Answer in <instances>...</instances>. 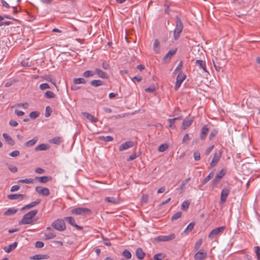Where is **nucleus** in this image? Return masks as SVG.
<instances>
[{
    "label": "nucleus",
    "mask_w": 260,
    "mask_h": 260,
    "mask_svg": "<svg viewBox=\"0 0 260 260\" xmlns=\"http://www.w3.org/2000/svg\"><path fill=\"white\" fill-rule=\"evenodd\" d=\"M38 210H33L25 214L19 222L20 224H32L34 223V217L38 213Z\"/></svg>",
    "instance_id": "f257e3e1"
},
{
    "label": "nucleus",
    "mask_w": 260,
    "mask_h": 260,
    "mask_svg": "<svg viewBox=\"0 0 260 260\" xmlns=\"http://www.w3.org/2000/svg\"><path fill=\"white\" fill-rule=\"evenodd\" d=\"M176 27L174 30V39L175 40H177L180 37V34L182 31L183 28V23L178 16H177L176 17Z\"/></svg>",
    "instance_id": "f03ea898"
},
{
    "label": "nucleus",
    "mask_w": 260,
    "mask_h": 260,
    "mask_svg": "<svg viewBox=\"0 0 260 260\" xmlns=\"http://www.w3.org/2000/svg\"><path fill=\"white\" fill-rule=\"evenodd\" d=\"M52 227L58 231H63L66 230V224L63 219H58L53 222Z\"/></svg>",
    "instance_id": "7ed1b4c3"
},
{
    "label": "nucleus",
    "mask_w": 260,
    "mask_h": 260,
    "mask_svg": "<svg viewBox=\"0 0 260 260\" xmlns=\"http://www.w3.org/2000/svg\"><path fill=\"white\" fill-rule=\"evenodd\" d=\"M225 229V226H220L213 229L208 235V238L210 239H214L216 236L223 233Z\"/></svg>",
    "instance_id": "20e7f679"
},
{
    "label": "nucleus",
    "mask_w": 260,
    "mask_h": 260,
    "mask_svg": "<svg viewBox=\"0 0 260 260\" xmlns=\"http://www.w3.org/2000/svg\"><path fill=\"white\" fill-rule=\"evenodd\" d=\"M231 189V188L229 186H226L222 189L220 200V204H223L226 202L227 198L230 193Z\"/></svg>",
    "instance_id": "39448f33"
},
{
    "label": "nucleus",
    "mask_w": 260,
    "mask_h": 260,
    "mask_svg": "<svg viewBox=\"0 0 260 260\" xmlns=\"http://www.w3.org/2000/svg\"><path fill=\"white\" fill-rule=\"evenodd\" d=\"M91 211L90 209L86 208H76L71 210V213L74 215H84L87 214H90Z\"/></svg>",
    "instance_id": "423d86ee"
},
{
    "label": "nucleus",
    "mask_w": 260,
    "mask_h": 260,
    "mask_svg": "<svg viewBox=\"0 0 260 260\" xmlns=\"http://www.w3.org/2000/svg\"><path fill=\"white\" fill-rule=\"evenodd\" d=\"M225 174L226 171L224 169H222L219 172V173L216 175L212 181L213 187H214L219 182L221 179L224 176Z\"/></svg>",
    "instance_id": "0eeeda50"
},
{
    "label": "nucleus",
    "mask_w": 260,
    "mask_h": 260,
    "mask_svg": "<svg viewBox=\"0 0 260 260\" xmlns=\"http://www.w3.org/2000/svg\"><path fill=\"white\" fill-rule=\"evenodd\" d=\"M176 235L175 234H171L167 236L161 235L156 237L154 239V241L157 242L169 241L174 239Z\"/></svg>",
    "instance_id": "6e6552de"
},
{
    "label": "nucleus",
    "mask_w": 260,
    "mask_h": 260,
    "mask_svg": "<svg viewBox=\"0 0 260 260\" xmlns=\"http://www.w3.org/2000/svg\"><path fill=\"white\" fill-rule=\"evenodd\" d=\"M186 76L180 71L176 79V82L174 87L175 90H177L180 87L183 81L185 79Z\"/></svg>",
    "instance_id": "1a4fd4ad"
},
{
    "label": "nucleus",
    "mask_w": 260,
    "mask_h": 260,
    "mask_svg": "<svg viewBox=\"0 0 260 260\" xmlns=\"http://www.w3.org/2000/svg\"><path fill=\"white\" fill-rule=\"evenodd\" d=\"M221 153L220 151L216 152L214 154V156L209 165V168H212L215 166L220 160Z\"/></svg>",
    "instance_id": "9d476101"
},
{
    "label": "nucleus",
    "mask_w": 260,
    "mask_h": 260,
    "mask_svg": "<svg viewBox=\"0 0 260 260\" xmlns=\"http://www.w3.org/2000/svg\"><path fill=\"white\" fill-rule=\"evenodd\" d=\"M207 254L206 251L202 249L197 252L194 255V258L195 260H204L207 257Z\"/></svg>",
    "instance_id": "9b49d317"
},
{
    "label": "nucleus",
    "mask_w": 260,
    "mask_h": 260,
    "mask_svg": "<svg viewBox=\"0 0 260 260\" xmlns=\"http://www.w3.org/2000/svg\"><path fill=\"white\" fill-rule=\"evenodd\" d=\"M36 191L39 193L44 196H48L50 194V191L48 188L42 186H37Z\"/></svg>",
    "instance_id": "f8f14e48"
},
{
    "label": "nucleus",
    "mask_w": 260,
    "mask_h": 260,
    "mask_svg": "<svg viewBox=\"0 0 260 260\" xmlns=\"http://www.w3.org/2000/svg\"><path fill=\"white\" fill-rule=\"evenodd\" d=\"M64 219L67 221H68L71 225L76 228L78 230L81 231L83 230V228L82 226H79L76 223L75 220L73 217H66L64 218Z\"/></svg>",
    "instance_id": "ddd939ff"
},
{
    "label": "nucleus",
    "mask_w": 260,
    "mask_h": 260,
    "mask_svg": "<svg viewBox=\"0 0 260 260\" xmlns=\"http://www.w3.org/2000/svg\"><path fill=\"white\" fill-rule=\"evenodd\" d=\"M193 121V118H189L188 117H186L182 122L181 128L182 129H186L191 125Z\"/></svg>",
    "instance_id": "4468645a"
},
{
    "label": "nucleus",
    "mask_w": 260,
    "mask_h": 260,
    "mask_svg": "<svg viewBox=\"0 0 260 260\" xmlns=\"http://www.w3.org/2000/svg\"><path fill=\"white\" fill-rule=\"evenodd\" d=\"M209 131V126L208 125H205L201 129L200 139L202 140H204L206 138L207 134Z\"/></svg>",
    "instance_id": "2eb2a0df"
},
{
    "label": "nucleus",
    "mask_w": 260,
    "mask_h": 260,
    "mask_svg": "<svg viewBox=\"0 0 260 260\" xmlns=\"http://www.w3.org/2000/svg\"><path fill=\"white\" fill-rule=\"evenodd\" d=\"M134 146V142L132 141H127L121 144L119 148V150L120 151L126 150Z\"/></svg>",
    "instance_id": "dca6fc26"
},
{
    "label": "nucleus",
    "mask_w": 260,
    "mask_h": 260,
    "mask_svg": "<svg viewBox=\"0 0 260 260\" xmlns=\"http://www.w3.org/2000/svg\"><path fill=\"white\" fill-rule=\"evenodd\" d=\"M3 136L8 144L11 146H14L15 145L14 140L8 134L4 133Z\"/></svg>",
    "instance_id": "f3484780"
},
{
    "label": "nucleus",
    "mask_w": 260,
    "mask_h": 260,
    "mask_svg": "<svg viewBox=\"0 0 260 260\" xmlns=\"http://www.w3.org/2000/svg\"><path fill=\"white\" fill-rule=\"evenodd\" d=\"M25 195L22 194H10L7 196L8 199L11 200H17L20 199L23 200Z\"/></svg>",
    "instance_id": "a211bd4d"
},
{
    "label": "nucleus",
    "mask_w": 260,
    "mask_h": 260,
    "mask_svg": "<svg viewBox=\"0 0 260 260\" xmlns=\"http://www.w3.org/2000/svg\"><path fill=\"white\" fill-rule=\"evenodd\" d=\"M40 203V200L38 199V200H36L35 201L30 203V204H28L24 206L22 208L21 210H23L25 209H30L32 207H34L38 205Z\"/></svg>",
    "instance_id": "6ab92c4d"
},
{
    "label": "nucleus",
    "mask_w": 260,
    "mask_h": 260,
    "mask_svg": "<svg viewBox=\"0 0 260 260\" xmlns=\"http://www.w3.org/2000/svg\"><path fill=\"white\" fill-rule=\"evenodd\" d=\"M38 141V138L37 137H34L31 140H30L25 143L24 146L26 147H32L35 145Z\"/></svg>",
    "instance_id": "aec40b11"
},
{
    "label": "nucleus",
    "mask_w": 260,
    "mask_h": 260,
    "mask_svg": "<svg viewBox=\"0 0 260 260\" xmlns=\"http://www.w3.org/2000/svg\"><path fill=\"white\" fill-rule=\"evenodd\" d=\"M17 245V243L15 242L9 245L8 246L4 247V250H5V252H6L7 253H9L11 251H12V250H14L16 248Z\"/></svg>",
    "instance_id": "412c9836"
},
{
    "label": "nucleus",
    "mask_w": 260,
    "mask_h": 260,
    "mask_svg": "<svg viewBox=\"0 0 260 260\" xmlns=\"http://www.w3.org/2000/svg\"><path fill=\"white\" fill-rule=\"evenodd\" d=\"M49 142L52 144L59 145L63 142V139L61 137H55L53 139L50 140Z\"/></svg>",
    "instance_id": "4be33fe9"
},
{
    "label": "nucleus",
    "mask_w": 260,
    "mask_h": 260,
    "mask_svg": "<svg viewBox=\"0 0 260 260\" xmlns=\"http://www.w3.org/2000/svg\"><path fill=\"white\" fill-rule=\"evenodd\" d=\"M136 254L137 257L140 259H142L145 255V253L141 248H138L137 249Z\"/></svg>",
    "instance_id": "5701e85b"
},
{
    "label": "nucleus",
    "mask_w": 260,
    "mask_h": 260,
    "mask_svg": "<svg viewBox=\"0 0 260 260\" xmlns=\"http://www.w3.org/2000/svg\"><path fill=\"white\" fill-rule=\"evenodd\" d=\"M36 179H37L40 183H46L48 181L52 179L51 177L49 176H42V177H36Z\"/></svg>",
    "instance_id": "b1692460"
},
{
    "label": "nucleus",
    "mask_w": 260,
    "mask_h": 260,
    "mask_svg": "<svg viewBox=\"0 0 260 260\" xmlns=\"http://www.w3.org/2000/svg\"><path fill=\"white\" fill-rule=\"evenodd\" d=\"M95 72L98 74L99 77L100 78H106V79L108 78V74L106 72H103V71H102L101 70H100L99 69H98V68L96 69L95 70Z\"/></svg>",
    "instance_id": "393cba45"
},
{
    "label": "nucleus",
    "mask_w": 260,
    "mask_h": 260,
    "mask_svg": "<svg viewBox=\"0 0 260 260\" xmlns=\"http://www.w3.org/2000/svg\"><path fill=\"white\" fill-rule=\"evenodd\" d=\"M49 149V146L46 144H41L37 146L35 150L36 151L46 150Z\"/></svg>",
    "instance_id": "a878e982"
},
{
    "label": "nucleus",
    "mask_w": 260,
    "mask_h": 260,
    "mask_svg": "<svg viewBox=\"0 0 260 260\" xmlns=\"http://www.w3.org/2000/svg\"><path fill=\"white\" fill-rule=\"evenodd\" d=\"M82 114L84 117L89 119L92 122H96L98 120V118L94 117L93 116L87 112H83Z\"/></svg>",
    "instance_id": "bb28decb"
},
{
    "label": "nucleus",
    "mask_w": 260,
    "mask_h": 260,
    "mask_svg": "<svg viewBox=\"0 0 260 260\" xmlns=\"http://www.w3.org/2000/svg\"><path fill=\"white\" fill-rule=\"evenodd\" d=\"M49 256L46 254H36L33 256L31 257L30 259L34 260H41V259H47Z\"/></svg>",
    "instance_id": "cd10ccee"
},
{
    "label": "nucleus",
    "mask_w": 260,
    "mask_h": 260,
    "mask_svg": "<svg viewBox=\"0 0 260 260\" xmlns=\"http://www.w3.org/2000/svg\"><path fill=\"white\" fill-rule=\"evenodd\" d=\"M176 52V50H170L164 57V60L165 61L169 60L171 58L172 56L175 54Z\"/></svg>",
    "instance_id": "c85d7f7f"
},
{
    "label": "nucleus",
    "mask_w": 260,
    "mask_h": 260,
    "mask_svg": "<svg viewBox=\"0 0 260 260\" xmlns=\"http://www.w3.org/2000/svg\"><path fill=\"white\" fill-rule=\"evenodd\" d=\"M153 50L157 54L160 52L159 42L157 39L155 40L153 43Z\"/></svg>",
    "instance_id": "c756f323"
},
{
    "label": "nucleus",
    "mask_w": 260,
    "mask_h": 260,
    "mask_svg": "<svg viewBox=\"0 0 260 260\" xmlns=\"http://www.w3.org/2000/svg\"><path fill=\"white\" fill-rule=\"evenodd\" d=\"M17 209L14 208H11L8 209L5 213L4 215L10 216L14 214L17 212Z\"/></svg>",
    "instance_id": "7c9ffc66"
},
{
    "label": "nucleus",
    "mask_w": 260,
    "mask_h": 260,
    "mask_svg": "<svg viewBox=\"0 0 260 260\" xmlns=\"http://www.w3.org/2000/svg\"><path fill=\"white\" fill-rule=\"evenodd\" d=\"M196 64L198 66H199L201 69H202L204 70V71H206V62L205 61H203L202 60H197L196 61Z\"/></svg>",
    "instance_id": "2f4dec72"
},
{
    "label": "nucleus",
    "mask_w": 260,
    "mask_h": 260,
    "mask_svg": "<svg viewBox=\"0 0 260 260\" xmlns=\"http://www.w3.org/2000/svg\"><path fill=\"white\" fill-rule=\"evenodd\" d=\"M90 84L94 87H98L104 84V82L101 80H93L90 82Z\"/></svg>",
    "instance_id": "473e14b6"
},
{
    "label": "nucleus",
    "mask_w": 260,
    "mask_h": 260,
    "mask_svg": "<svg viewBox=\"0 0 260 260\" xmlns=\"http://www.w3.org/2000/svg\"><path fill=\"white\" fill-rule=\"evenodd\" d=\"M46 239H51L55 237L56 234L53 230L45 234Z\"/></svg>",
    "instance_id": "72a5a7b5"
},
{
    "label": "nucleus",
    "mask_w": 260,
    "mask_h": 260,
    "mask_svg": "<svg viewBox=\"0 0 260 260\" xmlns=\"http://www.w3.org/2000/svg\"><path fill=\"white\" fill-rule=\"evenodd\" d=\"M105 201L108 203H111L114 204L118 203V199L114 198L113 197H106L105 199Z\"/></svg>",
    "instance_id": "f704fd0d"
},
{
    "label": "nucleus",
    "mask_w": 260,
    "mask_h": 260,
    "mask_svg": "<svg viewBox=\"0 0 260 260\" xmlns=\"http://www.w3.org/2000/svg\"><path fill=\"white\" fill-rule=\"evenodd\" d=\"M214 174L213 172H211L203 180L202 184L204 185L207 183L211 178L213 177Z\"/></svg>",
    "instance_id": "c9c22d12"
},
{
    "label": "nucleus",
    "mask_w": 260,
    "mask_h": 260,
    "mask_svg": "<svg viewBox=\"0 0 260 260\" xmlns=\"http://www.w3.org/2000/svg\"><path fill=\"white\" fill-rule=\"evenodd\" d=\"M180 117H178L174 118L173 119H169L168 121L170 123L169 127L172 129H174L175 128V125H174V122L176 120L180 119Z\"/></svg>",
    "instance_id": "e433bc0d"
},
{
    "label": "nucleus",
    "mask_w": 260,
    "mask_h": 260,
    "mask_svg": "<svg viewBox=\"0 0 260 260\" xmlns=\"http://www.w3.org/2000/svg\"><path fill=\"white\" fill-rule=\"evenodd\" d=\"M74 83L75 84H85L86 81L84 78H78L74 79Z\"/></svg>",
    "instance_id": "4c0bfd02"
},
{
    "label": "nucleus",
    "mask_w": 260,
    "mask_h": 260,
    "mask_svg": "<svg viewBox=\"0 0 260 260\" xmlns=\"http://www.w3.org/2000/svg\"><path fill=\"white\" fill-rule=\"evenodd\" d=\"M194 225H195V223L193 222L190 223L188 225V226H187L186 229L184 230V233H186V234H188L189 232H191L193 230Z\"/></svg>",
    "instance_id": "58836bf2"
},
{
    "label": "nucleus",
    "mask_w": 260,
    "mask_h": 260,
    "mask_svg": "<svg viewBox=\"0 0 260 260\" xmlns=\"http://www.w3.org/2000/svg\"><path fill=\"white\" fill-rule=\"evenodd\" d=\"M18 183L31 184L34 183V179L31 178L20 179L18 181Z\"/></svg>",
    "instance_id": "ea45409f"
},
{
    "label": "nucleus",
    "mask_w": 260,
    "mask_h": 260,
    "mask_svg": "<svg viewBox=\"0 0 260 260\" xmlns=\"http://www.w3.org/2000/svg\"><path fill=\"white\" fill-rule=\"evenodd\" d=\"M218 132V131L217 129H216V128L213 129L210 132V135L209 137V140H211L212 139H213L217 135Z\"/></svg>",
    "instance_id": "a19ab883"
},
{
    "label": "nucleus",
    "mask_w": 260,
    "mask_h": 260,
    "mask_svg": "<svg viewBox=\"0 0 260 260\" xmlns=\"http://www.w3.org/2000/svg\"><path fill=\"white\" fill-rule=\"evenodd\" d=\"M122 255L127 259H129L132 257V254L131 252L126 249L123 251Z\"/></svg>",
    "instance_id": "79ce46f5"
},
{
    "label": "nucleus",
    "mask_w": 260,
    "mask_h": 260,
    "mask_svg": "<svg viewBox=\"0 0 260 260\" xmlns=\"http://www.w3.org/2000/svg\"><path fill=\"white\" fill-rule=\"evenodd\" d=\"M100 139L105 142H110L113 140V138L111 136H100Z\"/></svg>",
    "instance_id": "37998d69"
},
{
    "label": "nucleus",
    "mask_w": 260,
    "mask_h": 260,
    "mask_svg": "<svg viewBox=\"0 0 260 260\" xmlns=\"http://www.w3.org/2000/svg\"><path fill=\"white\" fill-rule=\"evenodd\" d=\"M45 96L47 99H52L55 97V94L52 91H47L45 93Z\"/></svg>",
    "instance_id": "c03bdc74"
},
{
    "label": "nucleus",
    "mask_w": 260,
    "mask_h": 260,
    "mask_svg": "<svg viewBox=\"0 0 260 260\" xmlns=\"http://www.w3.org/2000/svg\"><path fill=\"white\" fill-rule=\"evenodd\" d=\"M190 180V178H188L186 179L185 180H183L182 182V184L180 186V189L182 190V192L184 191V188H185V185L187 183L188 181Z\"/></svg>",
    "instance_id": "a18cd8bd"
},
{
    "label": "nucleus",
    "mask_w": 260,
    "mask_h": 260,
    "mask_svg": "<svg viewBox=\"0 0 260 260\" xmlns=\"http://www.w3.org/2000/svg\"><path fill=\"white\" fill-rule=\"evenodd\" d=\"M254 251L256 253L257 260H260V247L258 246L254 247Z\"/></svg>",
    "instance_id": "49530a36"
},
{
    "label": "nucleus",
    "mask_w": 260,
    "mask_h": 260,
    "mask_svg": "<svg viewBox=\"0 0 260 260\" xmlns=\"http://www.w3.org/2000/svg\"><path fill=\"white\" fill-rule=\"evenodd\" d=\"M189 206V203L187 201H184L181 205V209L183 210H186L187 209Z\"/></svg>",
    "instance_id": "de8ad7c7"
},
{
    "label": "nucleus",
    "mask_w": 260,
    "mask_h": 260,
    "mask_svg": "<svg viewBox=\"0 0 260 260\" xmlns=\"http://www.w3.org/2000/svg\"><path fill=\"white\" fill-rule=\"evenodd\" d=\"M94 73L91 71H86L83 73V76L85 78L93 76Z\"/></svg>",
    "instance_id": "09e8293b"
},
{
    "label": "nucleus",
    "mask_w": 260,
    "mask_h": 260,
    "mask_svg": "<svg viewBox=\"0 0 260 260\" xmlns=\"http://www.w3.org/2000/svg\"><path fill=\"white\" fill-rule=\"evenodd\" d=\"M164 257L162 253H157L154 255L153 258L154 260H162Z\"/></svg>",
    "instance_id": "8fccbe9b"
},
{
    "label": "nucleus",
    "mask_w": 260,
    "mask_h": 260,
    "mask_svg": "<svg viewBox=\"0 0 260 260\" xmlns=\"http://www.w3.org/2000/svg\"><path fill=\"white\" fill-rule=\"evenodd\" d=\"M52 109L49 106H47L45 110V116L46 117H49L52 113Z\"/></svg>",
    "instance_id": "3c124183"
},
{
    "label": "nucleus",
    "mask_w": 260,
    "mask_h": 260,
    "mask_svg": "<svg viewBox=\"0 0 260 260\" xmlns=\"http://www.w3.org/2000/svg\"><path fill=\"white\" fill-rule=\"evenodd\" d=\"M182 215V213L181 212H178L175 213L172 217V220H175L179 218Z\"/></svg>",
    "instance_id": "603ef678"
},
{
    "label": "nucleus",
    "mask_w": 260,
    "mask_h": 260,
    "mask_svg": "<svg viewBox=\"0 0 260 260\" xmlns=\"http://www.w3.org/2000/svg\"><path fill=\"white\" fill-rule=\"evenodd\" d=\"M168 147V146L167 144H163L159 146L158 150L159 152H164L167 150Z\"/></svg>",
    "instance_id": "864d4df0"
},
{
    "label": "nucleus",
    "mask_w": 260,
    "mask_h": 260,
    "mask_svg": "<svg viewBox=\"0 0 260 260\" xmlns=\"http://www.w3.org/2000/svg\"><path fill=\"white\" fill-rule=\"evenodd\" d=\"M202 243L203 241L202 239H200L199 240H198V241L194 244V249L196 250L199 249V248L202 244Z\"/></svg>",
    "instance_id": "5fc2aeb1"
},
{
    "label": "nucleus",
    "mask_w": 260,
    "mask_h": 260,
    "mask_svg": "<svg viewBox=\"0 0 260 260\" xmlns=\"http://www.w3.org/2000/svg\"><path fill=\"white\" fill-rule=\"evenodd\" d=\"M8 169L12 173H16L17 172L18 169L16 166L7 164Z\"/></svg>",
    "instance_id": "6e6d98bb"
},
{
    "label": "nucleus",
    "mask_w": 260,
    "mask_h": 260,
    "mask_svg": "<svg viewBox=\"0 0 260 260\" xmlns=\"http://www.w3.org/2000/svg\"><path fill=\"white\" fill-rule=\"evenodd\" d=\"M29 116L31 119H35L39 116V113L37 111H33L29 113Z\"/></svg>",
    "instance_id": "4d7b16f0"
},
{
    "label": "nucleus",
    "mask_w": 260,
    "mask_h": 260,
    "mask_svg": "<svg viewBox=\"0 0 260 260\" xmlns=\"http://www.w3.org/2000/svg\"><path fill=\"white\" fill-rule=\"evenodd\" d=\"M213 64L214 68L217 71H220L221 70H222V67L218 62H215L214 60H213Z\"/></svg>",
    "instance_id": "13d9d810"
},
{
    "label": "nucleus",
    "mask_w": 260,
    "mask_h": 260,
    "mask_svg": "<svg viewBox=\"0 0 260 260\" xmlns=\"http://www.w3.org/2000/svg\"><path fill=\"white\" fill-rule=\"evenodd\" d=\"M148 196L146 194H143L141 198V201L142 203H146L148 202Z\"/></svg>",
    "instance_id": "bf43d9fd"
},
{
    "label": "nucleus",
    "mask_w": 260,
    "mask_h": 260,
    "mask_svg": "<svg viewBox=\"0 0 260 260\" xmlns=\"http://www.w3.org/2000/svg\"><path fill=\"white\" fill-rule=\"evenodd\" d=\"M190 138L188 134H185L182 140V142L183 144L187 143V142L189 140Z\"/></svg>",
    "instance_id": "052dcab7"
},
{
    "label": "nucleus",
    "mask_w": 260,
    "mask_h": 260,
    "mask_svg": "<svg viewBox=\"0 0 260 260\" xmlns=\"http://www.w3.org/2000/svg\"><path fill=\"white\" fill-rule=\"evenodd\" d=\"M40 88L43 90L46 89L50 88V86L48 83H42L40 85Z\"/></svg>",
    "instance_id": "680f3d73"
},
{
    "label": "nucleus",
    "mask_w": 260,
    "mask_h": 260,
    "mask_svg": "<svg viewBox=\"0 0 260 260\" xmlns=\"http://www.w3.org/2000/svg\"><path fill=\"white\" fill-rule=\"evenodd\" d=\"M20 154V152L18 150H14L12 152H11L9 155L12 157H17Z\"/></svg>",
    "instance_id": "e2e57ef3"
},
{
    "label": "nucleus",
    "mask_w": 260,
    "mask_h": 260,
    "mask_svg": "<svg viewBox=\"0 0 260 260\" xmlns=\"http://www.w3.org/2000/svg\"><path fill=\"white\" fill-rule=\"evenodd\" d=\"M193 157L196 160H199L200 159V153L199 152H195L193 153Z\"/></svg>",
    "instance_id": "0e129e2a"
},
{
    "label": "nucleus",
    "mask_w": 260,
    "mask_h": 260,
    "mask_svg": "<svg viewBox=\"0 0 260 260\" xmlns=\"http://www.w3.org/2000/svg\"><path fill=\"white\" fill-rule=\"evenodd\" d=\"M44 244L43 242L37 241L36 242L35 246L37 248H42L44 246Z\"/></svg>",
    "instance_id": "69168bd1"
},
{
    "label": "nucleus",
    "mask_w": 260,
    "mask_h": 260,
    "mask_svg": "<svg viewBox=\"0 0 260 260\" xmlns=\"http://www.w3.org/2000/svg\"><path fill=\"white\" fill-rule=\"evenodd\" d=\"M214 147V145H213L210 146L209 148H208L207 149V150H206L205 154L207 155H208L210 153V152L212 151V150H213Z\"/></svg>",
    "instance_id": "338daca9"
},
{
    "label": "nucleus",
    "mask_w": 260,
    "mask_h": 260,
    "mask_svg": "<svg viewBox=\"0 0 260 260\" xmlns=\"http://www.w3.org/2000/svg\"><path fill=\"white\" fill-rule=\"evenodd\" d=\"M102 67L105 70H108L110 68V66L109 64V63L106 62V61H104L102 63Z\"/></svg>",
    "instance_id": "774afa93"
}]
</instances>
